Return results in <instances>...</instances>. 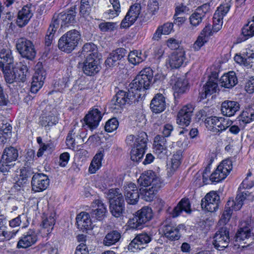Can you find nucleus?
I'll return each instance as SVG.
<instances>
[{
    "instance_id": "obj_1",
    "label": "nucleus",
    "mask_w": 254,
    "mask_h": 254,
    "mask_svg": "<svg viewBox=\"0 0 254 254\" xmlns=\"http://www.w3.org/2000/svg\"><path fill=\"white\" fill-rule=\"evenodd\" d=\"M152 78V70L150 68H145L129 84V89L134 94H138L140 98L143 95L141 93L149 88Z\"/></svg>"
},
{
    "instance_id": "obj_2",
    "label": "nucleus",
    "mask_w": 254,
    "mask_h": 254,
    "mask_svg": "<svg viewBox=\"0 0 254 254\" xmlns=\"http://www.w3.org/2000/svg\"><path fill=\"white\" fill-rule=\"evenodd\" d=\"M107 195L110 202V211L113 216L120 217L125 210V200L119 189H111L108 190Z\"/></svg>"
},
{
    "instance_id": "obj_3",
    "label": "nucleus",
    "mask_w": 254,
    "mask_h": 254,
    "mask_svg": "<svg viewBox=\"0 0 254 254\" xmlns=\"http://www.w3.org/2000/svg\"><path fill=\"white\" fill-rule=\"evenodd\" d=\"M80 39L81 35L77 30H70L59 39L58 47L62 51L70 53L77 46Z\"/></svg>"
},
{
    "instance_id": "obj_4",
    "label": "nucleus",
    "mask_w": 254,
    "mask_h": 254,
    "mask_svg": "<svg viewBox=\"0 0 254 254\" xmlns=\"http://www.w3.org/2000/svg\"><path fill=\"white\" fill-rule=\"evenodd\" d=\"M153 217L152 209L148 206L142 207L128 221V226L132 229H139L142 225L150 220Z\"/></svg>"
},
{
    "instance_id": "obj_5",
    "label": "nucleus",
    "mask_w": 254,
    "mask_h": 254,
    "mask_svg": "<svg viewBox=\"0 0 254 254\" xmlns=\"http://www.w3.org/2000/svg\"><path fill=\"white\" fill-rule=\"evenodd\" d=\"M139 95L138 94H134L129 89L128 92L123 90L118 91L115 97L112 100L113 107L114 109H119L122 108L126 104H132L138 101Z\"/></svg>"
},
{
    "instance_id": "obj_6",
    "label": "nucleus",
    "mask_w": 254,
    "mask_h": 254,
    "mask_svg": "<svg viewBox=\"0 0 254 254\" xmlns=\"http://www.w3.org/2000/svg\"><path fill=\"white\" fill-rule=\"evenodd\" d=\"M18 156V151L16 148L12 146L5 147L0 160V171L8 172L12 165V162L17 160Z\"/></svg>"
},
{
    "instance_id": "obj_7",
    "label": "nucleus",
    "mask_w": 254,
    "mask_h": 254,
    "mask_svg": "<svg viewBox=\"0 0 254 254\" xmlns=\"http://www.w3.org/2000/svg\"><path fill=\"white\" fill-rule=\"evenodd\" d=\"M76 12L73 9H70L65 13L55 14L52 22V25L57 29L65 28L75 22Z\"/></svg>"
},
{
    "instance_id": "obj_8",
    "label": "nucleus",
    "mask_w": 254,
    "mask_h": 254,
    "mask_svg": "<svg viewBox=\"0 0 254 254\" xmlns=\"http://www.w3.org/2000/svg\"><path fill=\"white\" fill-rule=\"evenodd\" d=\"M16 48L21 56L32 60L36 56V51L32 42L25 38H20L16 43Z\"/></svg>"
},
{
    "instance_id": "obj_9",
    "label": "nucleus",
    "mask_w": 254,
    "mask_h": 254,
    "mask_svg": "<svg viewBox=\"0 0 254 254\" xmlns=\"http://www.w3.org/2000/svg\"><path fill=\"white\" fill-rule=\"evenodd\" d=\"M232 169L231 161L223 160L216 169L210 176V180L212 182L218 183L224 180Z\"/></svg>"
},
{
    "instance_id": "obj_10",
    "label": "nucleus",
    "mask_w": 254,
    "mask_h": 254,
    "mask_svg": "<svg viewBox=\"0 0 254 254\" xmlns=\"http://www.w3.org/2000/svg\"><path fill=\"white\" fill-rule=\"evenodd\" d=\"M230 242L229 232L226 227H222L215 233L213 245L218 250L227 248Z\"/></svg>"
},
{
    "instance_id": "obj_11",
    "label": "nucleus",
    "mask_w": 254,
    "mask_h": 254,
    "mask_svg": "<svg viewBox=\"0 0 254 254\" xmlns=\"http://www.w3.org/2000/svg\"><path fill=\"white\" fill-rule=\"evenodd\" d=\"M167 142V139L162 135H157L154 137L153 144L154 152L160 159H165L168 155Z\"/></svg>"
},
{
    "instance_id": "obj_12",
    "label": "nucleus",
    "mask_w": 254,
    "mask_h": 254,
    "mask_svg": "<svg viewBox=\"0 0 254 254\" xmlns=\"http://www.w3.org/2000/svg\"><path fill=\"white\" fill-rule=\"evenodd\" d=\"M194 107L191 104L184 106L179 111L177 116V123L181 127L188 126L191 120Z\"/></svg>"
},
{
    "instance_id": "obj_13",
    "label": "nucleus",
    "mask_w": 254,
    "mask_h": 254,
    "mask_svg": "<svg viewBox=\"0 0 254 254\" xmlns=\"http://www.w3.org/2000/svg\"><path fill=\"white\" fill-rule=\"evenodd\" d=\"M219 199V196L216 192L211 191L202 199L201 207L209 212L215 211L218 208Z\"/></svg>"
},
{
    "instance_id": "obj_14",
    "label": "nucleus",
    "mask_w": 254,
    "mask_h": 254,
    "mask_svg": "<svg viewBox=\"0 0 254 254\" xmlns=\"http://www.w3.org/2000/svg\"><path fill=\"white\" fill-rule=\"evenodd\" d=\"M186 60L185 51L183 49H178L172 53L166 61L171 68H178L183 65Z\"/></svg>"
},
{
    "instance_id": "obj_15",
    "label": "nucleus",
    "mask_w": 254,
    "mask_h": 254,
    "mask_svg": "<svg viewBox=\"0 0 254 254\" xmlns=\"http://www.w3.org/2000/svg\"><path fill=\"white\" fill-rule=\"evenodd\" d=\"M141 10V5L136 3L130 7L125 17L121 23V28H127L131 25L138 18Z\"/></svg>"
},
{
    "instance_id": "obj_16",
    "label": "nucleus",
    "mask_w": 254,
    "mask_h": 254,
    "mask_svg": "<svg viewBox=\"0 0 254 254\" xmlns=\"http://www.w3.org/2000/svg\"><path fill=\"white\" fill-rule=\"evenodd\" d=\"M49 185L48 177L42 173L34 174L32 178V189L35 192L45 190Z\"/></svg>"
},
{
    "instance_id": "obj_17",
    "label": "nucleus",
    "mask_w": 254,
    "mask_h": 254,
    "mask_svg": "<svg viewBox=\"0 0 254 254\" xmlns=\"http://www.w3.org/2000/svg\"><path fill=\"white\" fill-rule=\"evenodd\" d=\"M38 240V236L33 229H29L20 238L17 247L19 249H26L34 245Z\"/></svg>"
},
{
    "instance_id": "obj_18",
    "label": "nucleus",
    "mask_w": 254,
    "mask_h": 254,
    "mask_svg": "<svg viewBox=\"0 0 254 254\" xmlns=\"http://www.w3.org/2000/svg\"><path fill=\"white\" fill-rule=\"evenodd\" d=\"M151 240V237L147 233L139 234L129 243L128 249L132 252L138 250H140L144 248V245L149 243Z\"/></svg>"
},
{
    "instance_id": "obj_19",
    "label": "nucleus",
    "mask_w": 254,
    "mask_h": 254,
    "mask_svg": "<svg viewBox=\"0 0 254 254\" xmlns=\"http://www.w3.org/2000/svg\"><path fill=\"white\" fill-rule=\"evenodd\" d=\"M102 118L101 112L96 108L90 111L84 118L86 125L90 129L96 128Z\"/></svg>"
},
{
    "instance_id": "obj_20",
    "label": "nucleus",
    "mask_w": 254,
    "mask_h": 254,
    "mask_svg": "<svg viewBox=\"0 0 254 254\" xmlns=\"http://www.w3.org/2000/svg\"><path fill=\"white\" fill-rule=\"evenodd\" d=\"M101 66L96 59L87 58L83 63L82 70L83 72L89 76H92L97 73L100 70Z\"/></svg>"
},
{
    "instance_id": "obj_21",
    "label": "nucleus",
    "mask_w": 254,
    "mask_h": 254,
    "mask_svg": "<svg viewBox=\"0 0 254 254\" xmlns=\"http://www.w3.org/2000/svg\"><path fill=\"white\" fill-rule=\"evenodd\" d=\"M14 64L13 57L11 51L8 48L0 49V68L12 67Z\"/></svg>"
},
{
    "instance_id": "obj_22",
    "label": "nucleus",
    "mask_w": 254,
    "mask_h": 254,
    "mask_svg": "<svg viewBox=\"0 0 254 254\" xmlns=\"http://www.w3.org/2000/svg\"><path fill=\"white\" fill-rule=\"evenodd\" d=\"M171 84L173 85V89L175 97H178L180 94L184 93L187 88L188 81L184 77H177L172 76Z\"/></svg>"
},
{
    "instance_id": "obj_23",
    "label": "nucleus",
    "mask_w": 254,
    "mask_h": 254,
    "mask_svg": "<svg viewBox=\"0 0 254 254\" xmlns=\"http://www.w3.org/2000/svg\"><path fill=\"white\" fill-rule=\"evenodd\" d=\"M221 108L222 114L227 117L234 116L240 108L238 102L230 100H226L223 102Z\"/></svg>"
},
{
    "instance_id": "obj_24",
    "label": "nucleus",
    "mask_w": 254,
    "mask_h": 254,
    "mask_svg": "<svg viewBox=\"0 0 254 254\" xmlns=\"http://www.w3.org/2000/svg\"><path fill=\"white\" fill-rule=\"evenodd\" d=\"M46 73L43 69H37L33 77L31 91L36 93L43 86Z\"/></svg>"
},
{
    "instance_id": "obj_25",
    "label": "nucleus",
    "mask_w": 254,
    "mask_h": 254,
    "mask_svg": "<svg viewBox=\"0 0 254 254\" xmlns=\"http://www.w3.org/2000/svg\"><path fill=\"white\" fill-rule=\"evenodd\" d=\"M150 107L151 111L156 114L160 113L166 108L165 98L162 94H156L152 99Z\"/></svg>"
},
{
    "instance_id": "obj_26",
    "label": "nucleus",
    "mask_w": 254,
    "mask_h": 254,
    "mask_svg": "<svg viewBox=\"0 0 254 254\" xmlns=\"http://www.w3.org/2000/svg\"><path fill=\"white\" fill-rule=\"evenodd\" d=\"M159 181V179L155 177V173L151 170L142 174L138 180L140 185L143 187H148L151 184L152 186L156 187Z\"/></svg>"
},
{
    "instance_id": "obj_27",
    "label": "nucleus",
    "mask_w": 254,
    "mask_h": 254,
    "mask_svg": "<svg viewBox=\"0 0 254 254\" xmlns=\"http://www.w3.org/2000/svg\"><path fill=\"white\" fill-rule=\"evenodd\" d=\"M32 16L31 7L28 5L23 6L18 12L16 20L17 25L20 27L25 26Z\"/></svg>"
},
{
    "instance_id": "obj_28",
    "label": "nucleus",
    "mask_w": 254,
    "mask_h": 254,
    "mask_svg": "<svg viewBox=\"0 0 254 254\" xmlns=\"http://www.w3.org/2000/svg\"><path fill=\"white\" fill-rule=\"evenodd\" d=\"M185 227L183 224H180L177 226L166 225L164 230V235L171 241L178 240L181 237L180 230L184 229Z\"/></svg>"
},
{
    "instance_id": "obj_29",
    "label": "nucleus",
    "mask_w": 254,
    "mask_h": 254,
    "mask_svg": "<svg viewBox=\"0 0 254 254\" xmlns=\"http://www.w3.org/2000/svg\"><path fill=\"white\" fill-rule=\"evenodd\" d=\"M92 207L94 209L92 210V216L99 221L103 220L107 212L104 204L100 200L96 199L93 202Z\"/></svg>"
},
{
    "instance_id": "obj_30",
    "label": "nucleus",
    "mask_w": 254,
    "mask_h": 254,
    "mask_svg": "<svg viewBox=\"0 0 254 254\" xmlns=\"http://www.w3.org/2000/svg\"><path fill=\"white\" fill-rule=\"evenodd\" d=\"M24 61L20 62L15 67H12L16 76V82L25 81L28 72V67L25 64Z\"/></svg>"
},
{
    "instance_id": "obj_31",
    "label": "nucleus",
    "mask_w": 254,
    "mask_h": 254,
    "mask_svg": "<svg viewBox=\"0 0 254 254\" xmlns=\"http://www.w3.org/2000/svg\"><path fill=\"white\" fill-rule=\"evenodd\" d=\"M80 56L84 57L86 59H87V58L96 59L98 56L97 46L92 43L85 44L82 47Z\"/></svg>"
},
{
    "instance_id": "obj_32",
    "label": "nucleus",
    "mask_w": 254,
    "mask_h": 254,
    "mask_svg": "<svg viewBox=\"0 0 254 254\" xmlns=\"http://www.w3.org/2000/svg\"><path fill=\"white\" fill-rule=\"evenodd\" d=\"M221 85L225 88H230L234 87L237 83V78L234 71H230L224 74L220 78Z\"/></svg>"
},
{
    "instance_id": "obj_33",
    "label": "nucleus",
    "mask_w": 254,
    "mask_h": 254,
    "mask_svg": "<svg viewBox=\"0 0 254 254\" xmlns=\"http://www.w3.org/2000/svg\"><path fill=\"white\" fill-rule=\"evenodd\" d=\"M182 211H184L188 213L191 212L190 204L188 198H183L180 201L178 204L173 209L171 213L173 217H176L180 214Z\"/></svg>"
},
{
    "instance_id": "obj_34",
    "label": "nucleus",
    "mask_w": 254,
    "mask_h": 254,
    "mask_svg": "<svg viewBox=\"0 0 254 254\" xmlns=\"http://www.w3.org/2000/svg\"><path fill=\"white\" fill-rule=\"evenodd\" d=\"M76 219L79 228L88 229L90 228L91 220L88 213L84 212H81L77 216Z\"/></svg>"
},
{
    "instance_id": "obj_35",
    "label": "nucleus",
    "mask_w": 254,
    "mask_h": 254,
    "mask_svg": "<svg viewBox=\"0 0 254 254\" xmlns=\"http://www.w3.org/2000/svg\"><path fill=\"white\" fill-rule=\"evenodd\" d=\"M104 153V149L101 148L94 157L89 168V172L91 174L95 173L100 167Z\"/></svg>"
},
{
    "instance_id": "obj_36",
    "label": "nucleus",
    "mask_w": 254,
    "mask_h": 254,
    "mask_svg": "<svg viewBox=\"0 0 254 254\" xmlns=\"http://www.w3.org/2000/svg\"><path fill=\"white\" fill-rule=\"evenodd\" d=\"M55 216L56 213L53 210L50 213H47L45 217L43 218L42 225L44 229H46L48 233L51 232L55 224Z\"/></svg>"
},
{
    "instance_id": "obj_37",
    "label": "nucleus",
    "mask_w": 254,
    "mask_h": 254,
    "mask_svg": "<svg viewBox=\"0 0 254 254\" xmlns=\"http://www.w3.org/2000/svg\"><path fill=\"white\" fill-rule=\"evenodd\" d=\"M233 200H229L222 213L219 222L223 224H226L231 217L233 210H234V206L233 205Z\"/></svg>"
},
{
    "instance_id": "obj_38",
    "label": "nucleus",
    "mask_w": 254,
    "mask_h": 254,
    "mask_svg": "<svg viewBox=\"0 0 254 254\" xmlns=\"http://www.w3.org/2000/svg\"><path fill=\"white\" fill-rule=\"evenodd\" d=\"M239 193L237 195L235 200H233V205L234 206V210L240 209L243 205V201L246 199H249L251 193L248 190H245L243 191L239 190Z\"/></svg>"
},
{
    "instance_id": "obj_39",
    "label": "nucleus",
    "mask_w": 254,
    "mask_h": 254,
    "mask_svg": "<svg viewBox=\"0 0 254 254\" xmlns=\"http://www.w3.org/2000/svg\"><path fill=\"white\" fill-rule=\"evenodd\" d=\"M121 234L116 230L108 233L103 240V244L107 246H110L117 243L121 238Z\"/></svg>"
},
{
    "instance_id": "obj_40",
    "label": "nucleus",
    "mask_w": 254,
    "mask_h": 254,
    "mask_svg": "<svg viewBox=\"0 0 254 254\" xmlns=\"http://www.w3.org/2000/svg\"><path fill=\"white\" fill-rule=\"evenodd\" d=\"M181 159L182 155L180 152H177L173 155L170 167L167 168L168 175L171 176L178 168L181 164Z\"/></svg>"
},
{
    "instance_id": "obj_41",
    "label": "nucleus",
    "mask_w": 254,
    "mask_h": 254,
    "mask_svg": "<svg viewBox=\"0 0 254 254\" xmlns=\"http://www.w3.org/2000/svg\"><path fill=\"white\" fill-rule=\"evenodd\" d=\"M239 120L245 124L254 120V105L245 108L241 113Z\"/></svg>"
},
{
    "instance_id": "obj_42",
    "label": "nucleus",
    "mask_w": 254,
    "mask_h": 254,
    "mask_svg": "<svg viewBox=\"0 0 254 254\" xmlns=\"http://www.w3.org/2000/svg\"><path fill=\"white\" fill-rule=\"evenodd\" d=\"M109 1L114 10L109 8V9L105 13V14L107 17H108L109 18H113L117 16L120 12V3L119 0H109Z\"/></svg>"
},
{
    "instance_id": "obj_43",
    "label": "nucleus",
    "mask_w": 254,
    "mask_h": 254,
    "mask_svg": "<svg viewBox=\"0 0 254 254\" xmlns=\"http://www.w3.org/2000/svg\"><path fill=\"white\" fill-rule=\"evenodd\" d=\"M145 59L146 56L137 51L130 52L128 55L129 62L134 65L139 64L145 60Z\"/></svg>"
},
{
    "instance_id": "obj_44",
    "label": "nucleus",
    "mask_w": 254,
    "mask_h": 254,
    "mask_svg": "<svg viewBox=\"0 0 254 254\" xmlns=\"http://www.w3.org/2000/svg\"><path fill=\"white\" fill-rule=\"evenodd\" d=\"M251 229L248 227L240 228L236 235V241L237 242L244 241L248 240L252 237Z\"/></svg>"
},
{
    "instance_id": "obj_45",
    "label": "nucleus",
    "mask_w": 254,
    "mask_h": 254,
    "mask_svg": "<svg viewBox=\"0 0 254 254\" xmlns=\"http://www.w3.org/2000/svg\"><path fill=\"white\" fill-rule=\"evenodd\" d=\"M22 222L23 223V228L27 227L29 224L28 219L23 213L9 220V225L11 228H15L19 226Z\"/></svg>"
},
{
    "instance_id": "obj_46",
    "label": "nucleus",
    "mask_w": 254,
    "mask_h": 254,
    "mask_svg": "<svg viewBox=\"0 0 254 254\" xmlns=\"http://www.w3.org/2000/svg\"><path fill=\"white\" fill-rule=\"evenodd\" d=\"M218 88L217 83L214 81L208 80L203 86L202 91V97L206 98L207 96L211 95L216 92Z\"/></svg>"
},
{
    "instance_id": "obj_47",
    "label": "nucleus",
    "mask_w": 254,
    "mask_h": 254,
    "mask_svg": "<svg viewBox=\"0 0 254 254\" xmlns=\"http://www.w3.org/2000/svg\"><path fill=\"white\" fill-rule=\"evenodd\" d=\"M140 193L142 198L147 201H150L153 200L155 194L157 191V187H151L149 189H140Z\"/></svg>"
},
{
    "instance_id": "obj_48",
    "label": "nucleus",
    "mask_w": 254,
    "mask_h": 254,
    "mask_svg": "<svg viewBox=\"0 0 254 254\" xmlns=\"http://www.w3.org/2000/svg\"><path fill=\"white\" fill-rule=\"evenodd\" d=\"M204 17V13L200 9H196L190 17V24L193 27H196L202 22Z\"/></svg>"
},
{
    "instance_id": "obj_49",
    "label": "nucleus",
    "mask_w": 254,
    "mask_h": 254,
    "mask_svg": "<svg viewBox=\"0 0 254 254\" xmlns=\"http://www.w3.org/2000/svg\"><path fill=\"white\" fill-rule=\"evenodd\" d=\"M232 124V122L228 118L218 117L215 132H220L225 130L231 126Z\"/></svg>"
},
{
    "instance_id": "obj_50",
    "label": "nucleus",
    "mask_w": 254,
    "mask_h": 254,
    "mask_svg": "<svg viewBox=\"0 0 254 254\" xmlns=\"http://www.w3.org/2000/svg\"><path fill=\"white\" fill-rule=\"evenodd\" d=\"M147 140V135L145 132H139L135 137L134 146L146 148Z\"/></svg>"
},
{
    "instance_id": "obj_51",
    "label": "nucleus",
    "mask_w": 254,
    "mask_h": 254,
    "mask_svg": "<svg viewBox=\"0 0 254 254\" xmlns=\"http://www.w3.org/2000/svg\"><path fill=\"white\" fill-rule=\"evenodd\" d=\"M242 34L246 37L245 39L254 36V16L253 19L243 28Z\"/></svg>"
},
{
    "instance_id": "obj_52",
    "label": "nucleus",
    "mask_w": 254,
    "mask_h": 254,
    "mask_svg": "<svg viewBox=\"0 0 254 254\" xmlns=\"http://www.w3.org/2000/svg\"><path fill=\"white\" fill-rule=\"evenodd\" d=\"M145 149L138 146H134L130 152L131 160L134 162H139L143 156Z\"/></svg>"
},
{
    "instance_id": "obj_53",
    "label": "nucleus",
    "mask_w": 254,
    "mask_h": 254,
    "mask_svg": "<svg viewBox=\"0 0 254 254\" xmlns=\"http://www.w3.org/2000/svg\"><path fill=\"white\" fill-rule=\"evenodd\" d=\"M93 4V0H81L80 12L83 15L88 14Z\"/></svg>"
},
{
    "instance_id": "obj_54",
    "label": "nucleus",
    "mask_w": 254,
    "mask_h": 254,
    "mask_svg": "<svg viewBox=\"0 0 254 254\" xmlns=\"http://www.w3.org/2000/svg\"><path fill=\"white\" fill-rule=\"evenodd\" d=\"M11 125L6 121H3L0 127V134L5 138H10L12 132Z\"/></svg>"
},
{
    "instance_id": "obj_55",
    "label": "nucleus",
    "mask_w": 254,
    "mask_h": 254,
    "mask_svg": "<svg viewBox=\"0 0 254 254\" xmlns=\"http://www.w3.org/2000/svg\"><path fill=\"white\" fill-rule=\"evenodd\" d=\"M232 6V3L231 1H229L228 2L224 3L221 4L215 12L216 16H220L223 18L224 16L228 12L230 7Z\"/></svg>"
},
{
    "instance_id": "obj_56",
    "label": "nucleus",
    "mask_w": 254,
    "mask_h": 254,
    "mask_svg": "<svg viewBox=\"0 0 254 254\" xmlns=\"http://www.w3.org/2000/svg\"><path fill=\"white\" fill-rule=\"evenodd\" d=\"M4 74V77L6 82L8 83H12L16 82V76L13 70L12 67L5 68V69H1Z\"/></svg>"
},
{
    "instance_id": "obj_57",
    "label": "nucleus",
    "mask_w": 254,
    "mask_h": 254,
    "mask_svg": "<svg viewBox=\"0 0 254 254\" xmlns=\"http://www.w3.org/2000/svg\"><path fill=\"white\" fill-rule=\"evenodd\" d=\"M124 195L127 202L129 204L134 205L136 204L138 201L139 198V193H127V191H124Z\"/></svg>"
},
{
    "instance_id": "obj_58",
    "label": "nucleus",
    "mask_w": 254,
    "mask_h": 254,
    "mask_svg": "<svg viewBox=\"0 0 254 254\" xmlns=\"http://www.w3.org/2000/svg\"><path fill=\"white\" fill-rule=\"evenodd\" d=\"M119 126V122L116 118H112L108 120L105 126L107 132H112L116 130Z\"/></svg>"
},
{
    "instance_id": "obj_59",
    "label": "nucleus",
    "mask_w": 254,
    "mask_h": 254,
    "mask_svg": "<svg viewBox=\"0 0 254 254\" xmlns=\"http://www.w3.org/2000/svg\"><path fill=\"white\" fill-rule=\"evenodd\" d=\"M217 117H210L205 120V125L208 130L215 132L216 131V124L218 120Z\"/></svg>"
},
{
    "instance_id": "obj_60",
    "label": "nucleus",
    "mask_w": 254,
    "mask_h": 254,
    "mask_svg": "<svg viewBox=\"0 0 254 254\" xmlns=\"http://www.w3.org/2000/svg\"><path fill=\"white\" fill-rule=\"evenodd\" d=\"M57 28L54 27L51 23L47 31V33L45 38V43L47 46H50L53 41L54 34L57 30Z\"/></svg>"
},
{
    "instance_id": "obj_61",
    "label": "nucleus",
    "mask_w": 254,
    "mask_h": 254,
    "mask_svg": "<svg viewBox=\"0 0 254 254\" xmlns=\"http://www.w3.org/2000/svg\"><path fill=\"white\" fill-rule=\"evenodd\" d=\"M34 173L32 169L29 167H25L20 169V175L19 179L23 183H26L27 179L30 177Z\"/></svg>"
},
{
    "instance_id": "obj_62",
    "label": "nucleus",
    "mask_w": 254,
    "mask_h": 254,
    "mask_svg": "<svg viewBox=\"0 0 254 254\" xmlns=\"http://www.w3.org/2000/svg\"><path fill=\"white\" fill-rule=\"evenodd\" d=\"M18 231V230L16 231H6L5 229L1 230L0 232V242L5 240H9L16 235Z\"/></svg>"
},
{
    "instance_id": "obj_63",
    "label": "nucleus",
    "mask_w": 254,
    "mask_h": 254,
    "mask_svg": "<svg viewBox=\"0 0 254 254\" xmlns=\"http://www.w3.org/2000/svg\"><path fill=\"white\" fill-rule=\"evenodd\" d=\"M127 54L126 50L124 48H118L110 54V55L117 60V62L121 60Z\"/></svg>"
},
{
    "instance_id": "obj_64",
    "label": "nucleus",
    "mask_w": 254,
    "mask_h": 254,
    "mask_svg": "<svg viewBox=\"0 0 254 254\" xmlns=\"http://www.w3.org/2000/svg\"><path fill=\"white\" fill-rule=\"evenodd\" d=\"M223 19L220 16H216V14H214L213 15V31L218 32L220 30L222 26Z\"/></svg>"
}]
</instances>
